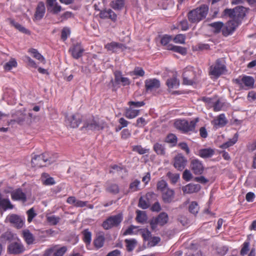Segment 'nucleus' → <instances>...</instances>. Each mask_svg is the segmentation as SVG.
Wrapping results in <instances>:
<instances>
[{"label":"nucleus","mask_w":256,"mask_h":256,"mask_svg":"<svg viewBox=\"0 0 256 256\" xmlns=\"http://www.w3.org/2000/svg\"><path fill=\"white\" fill-rule=\"evenodd\" d=\"M22 236L28 244H33L34 240V237L28 230H24L22 231Z\"/></svg>","instance_id":"nucleus-25"},{"label":"nucleus","mask_w":256,"mask_h":256,"mask_svg":"<svg viewBox=\"0 0 256 256\" xmlns=\"http://www.w3.org/2000/svg\"><path fill=\"white\" fill-rule=\"evenodd\" d=\"M208 11V6L206 4L202 5L188 13V20L192 23H198L206 17Z\"/></svg>","instance_id":"nucleus-1"},{"label":"nucleus","mask_w":256,"mask_h":256,"mask_svg":"<svg viewBox=\"0 0 256 256\" xmlns=\"http://www.w3.org/2000/svg\"><path fill=\"white\" fill-rule=\"evenodd\" d=\"M104 238L103 232H99L94 240V246L98 248H102L104 245Z\"/></svg>","instance_id":"nucleus-26"},{"label":"nucleus","mask_w":256,"mask_h":256,"mask_svg":"<svg viewBox=\"0 0 256 256\" xmlns=\"http://www.w3.org/2000/svg\"><path fill=\"white\" fill-rule=\"evenodd\" d=\"M111 10L110 9L102 10L100 13V17L102 18H111Z\"/></svg>","instance_id":"nucleus-58"},{"label":"nucleus","mask_w":256,"mask_h":256,"mask_svg":"<svg viewBox=\"0 0 256 256\" xmlns=\"http://www.w3.org/2000/svg\"><path fill=\"white\" fill-rule=\"evenodd\" d=\"M83 240L86 245L90 244L92 240V233L88 230H85L82 232Z\"/></svg>","instance_id":"nucleus-36"},{"label":"nucleus","mask_w":256,"mask_h":256,"mask_svg":"<svg viewBox=\"0 0 256 256\" xmlns=\"http://www.w3.org/2000/svg\"><path fill=\"white\" fill-rule=\"evenodd\" d=\"M142 236L144 240H149L152 237V234L150 231L145 228L142 230Z\"/></svg>","instance_id":"nucleus-53"},{"label":"nucleus","mask_w":256,"mask_h":256,"mask_svg":"<svg viewBox=\"0 0 256 256\" xmlns=\"http://www.w3.org/2000/svg\"><path fill=\"white\" fill-rule=\"evenodd\" d=\"M238 136L237 134H236L232 138L229 140L228 142L223 144L220 147L222 148H226L230 146H233L234 144L236 143L238 140Z\"/></svg>","instance_id":"nucleus-34"},{"label":"nucleus","mask_w":256,"mask_h":256,"mask_svg":"<svg viewBox=\"0 0 256 256\" xmlns=\"http://www.w3.org/2000/svg\"><path fill=\"white\" fill-rule=\"evenodd\" d=\"M210 26L214 28L215 32H219L223 26V23L222 22H215L210 24Z\"/></svg>","instance_id":"nucleus-54"},{"label":"nucleus","mask_w":256,"mask_h":256,"mask_svg":"<svg viewBox=\"0 0 256 256\" xmlns=\"http://www.w3.org/2000/svg\"><path fill=\"white\" fill-rule=\"evenodd\" d=\"M246 9L243 6H237L233 9L226 8L224 10V16L230 18H234L240 22L241 19L246 16Z\"/></svg>","instance_id":"nucleus-3"},{"label":"nucleus","mask_w":256,"mask_h":256,"mask_svg":"<svg viewBox=\"0 0 256 256\" xmlns=\"http://www.w3.org/2000/svg\"><path fill=\"white\" fill-rule=\"evenodd\" d=\"M28 52L32 54L34 58L40 60L41 62L45 63V58L36 50L32 48L29 50Z\"/></svg>","instance_id":"nucleus-33"},{"label":"nucleus","mask_w":256,"mask_h":256,"mask_svg":"<svg viewBox=\"0 0 256 256\" xmlns=\"http://www.w3.org/2000/svg\"><path fill=\"white\" fill-rule=\"evenodd\" d=\"M166 142L172 144V146H174L177 142V137L172 134H169L166 138Z\"/></svg>","instance_id":"nucleus-48"},{"label":"nucleus","mask_w":256,"mask_h":256,"mask_svg":"<svg viewBox=\"0 0 256 256\" xmlns=\"http://www.w3.org/2000/svg\"><path fill=\"white\" fill-rule=\"evenodd\" d=\"M82 122V116L78 114L66 116V123L70 128H77Z\"/></svg>","instance_id":"nucleus-8"},{"label":"nucleus","mask_w":256,"mask_h":256,"mask_svg":"<svg viewBox=\"0 0 256 256\" xmlns=\"http://www.w3.org/2000/svg\"><path fill=\"white\" fill-rule=\"evenodd\" d=\"M187 162V159L182 154H178L174 158V166L178 170L182 171L185 168Z\"/></svg>","instance_id":"nucleus-10"},{"label":"nucleus","mask_w":256,"mask_h":256,"mask_svg":"<svg viewBox=\"0 0 256 256\" xmlns=\"http://www.w3.org/2000/svg\"><path fill=\"white\" fill-rule=\"evenodd\" d=\"M148 204L142 198H140L138 202L139 207L146 209L148 207Z\"/></svg>","instance_id":"nucleus-63"},{"label":"nucleus","mask_w":256,"mask_h":256,"mask_svg":"<svg viewBox=\"0 0 256 256\" xmlns=\"http://www.w3.org/2000/svg\"><path fill=\"white\" fill-rule=\"evenodd\" d=\"M140 184V181L139 180H136L130 183L129 188L132 192H136L139 190Z\"/></svg>","instance_id":"nucleus-46"},{"label":"nucleus","mask_w":256,"mask_h":256,"mask_svg":"<svg viewBox=\"0 0 256 256\" xmlns=\"http://www.w3.org/2000/svg\"><path fill=\"white\" fill-rule=\"evenodd\" d=\"M140 110H134L132 108L130 107L126 111V116L129 119H132L137 116L139 114Z\"/></svg>","instance_id":"nucleus-32"},{"label":"nucleus","mask_w":256,"mask_h":256,"mask_svg":"<svg viewBox=\"0 0 256 256\" xmlns=\"http://www.w3.org/2000/svg\"><path fill=\"white\" fill-rule=\"evenodd\" d=\"M102 227L106 230H110L112 228V216H109L102 224Z\"/></svg>","instance_id":"nucleus-44"},{"label":"nucleus","mask_w":256,"mask_h":256,"mask_svg":"<svg viewBox=\"0 0 256 256\" xmlns=\"http://www.w3.org/2000/svg\"><path fill=\"white\" fill-rule=\"evenodd\" d=\"M124 0H116L115 4H113L114 9H121L124 6Z\"/></svg>","instance_id":"nucleus-61"},{"label":"nucleus","mask_w":256,"mask_h":256,"mask_svg":"<svg viewBox=\"0 0 256 256\" xmlns=\"http://www.w3.org/2000/svg\"><path fill=\"white\" fill-rule=\"evenodd\" d=\"M10 24L13 26H14L17 30H18L19 31H20V32H23L24 34H30V32L28 30L26 29L24 27L22 26L18 23L14 22V20H11Z\"/></svg>","instance_id":"nucleus-40"},{"label":"nucleus","mask_w":256,"mask_h":256,"mask_svg":"<svg viewBox=\"0 0 256 256\" xmlns=\"http://www.w3.org/2000/svg\"><path fill=\"white\" fill-rule=\"evenodd\" d=\"M132 150L134 152H137L140 154H144L146 153H148L150 151L149 149L144 148L140 145L132 146Z\"/></svg>","instance_id":"nucleus-38"},{"label":"nucleus","mask_w":256,"mask_h":256,"mask_svg":"<svg viewBox=\"0 0 256 256\" xmlns=\"http://www.w3.org/2000/svg\"><path fill=\"white\" fill-rule=\"evenodd\" d=\"M231 20H228L226 24V29L228 31L227 34H232L239 25L240 22L234 18H230Z\"/></svg>","instance_id":"nucleus-19"},{"label":"nucleus","mask_w":256,"mask_h":256,"mask_svg":"<svg viewBox=\"0 0 256 256\" xmlns=\"http://www.w3.org/2000/svg\"><path fill=\"white\" fill-rule=\"evenodd\" d=\"M160 82L156 78H149L145 81L146 88L147 91L156 90L160 87Z\"/></svg>","instance_id":"nucleus-14"},{"label":"nucleus","mask_w":256,"mask_h":256,"mask_svg":"<svg viewBox=\"0 0 256 256\" xmlns=\"http://www.w3.org/2000/svg\"><path fill=\"white\" fill-rule=\"evenodd\" d=\"M214 154V150L210 148H202L198 150V156L203 158H209Z\"/></svg>","instance_id":"nucleus-23"},{"label":"nucleus","mask_w":256,"mask_h":256,"mask_svg":"<svg viewBox=\"0 0 256 256\" xmlns=\"http://www.w3.org/2000/svg\"><path fill=\"white\" fill-rule=\"evenodd\" d=\"M174 190L169 188L162 192V198L165 203L171 202L174 198Z\"/></svg>","instance_id":"nucleus-17"},{"label":"nucleus","mask_w":256,"mask_h":256,"mask_svg":"<svg viewBox=\"0 0 256 256\" xmlns=\"http://www.w3.org/2000/svg\"><path fill=\"white\" fill-rule=\"evenodd\" d=\"M46 12V8L44 2H39L38 4L35 14H34V20L38 21L44 16Z\"/></svg>","instance_id":"nucleus-15"},{"label":"nucleus","mask_w":256,"mask_h":256,"mask_svg":"<svg viewBox=\"0 0 256 256\" xmlns=\"http://www.w3.org/2000/svg\"><path fill=\"white\" fill-rule=\"evenodd\" d=\"M42 181L43 184L46 186L54 185L56 183L54 178L50 176L46 173H43L42 174Z\"/></svg>","instance_id":"nucleus-28"},{"label":"nucleus","mask_w":256,"mask_h":256,"mask_svg":"<svg viewBox=\"0 0 256 256\" xmlns=\"http://www.w3.org/2000/svg\"><path fill=\"white\" fill-rule=\"evenodd\" d=\"M201 186L198 184H189L182 188L183 192L185 194H192L198 192Z\"/></svg>","instance_id":"nucleus-18"},{"label":"nucleus","mask_w":256,"mask_h":256,"mask_svg":"<svg viewBox=\"0 0 256 256\" xmlns=\"http://www.w3.org/2000/svg\"><path fill=\"white\" fill-rule=\"evenodd\" d=\"M127 250L132 252L134 250L136 244V241L134 239H126L125 240Z\"/></svg>","instance_id":"nucleus-35"},{"label":"nucleus","mask_w":256,"mask_h":256,"mask_svg":"<svg viewBox=\"0 0 256 256\" xmlns=\"http://www.w3.org/2000/svg\"><path fill=\"white\" fill-rule=\"evenodd\" d=\"M157 188L162 192L164 191L168 188V184L164 180L159 181L157 184Z\"/></svg>","instance_id":"nucleus-49"},{"label":"nucleus","mask_w":256,"mask_h":256,"mask_svg":"<svg viewBox=\"0 0 256 256\" xmlns=\"http://www.w3.org/2000/svg\"><path fill=\"white\" fill-rule=\"evenodd\" d=\"M133 73L136 76H144L145 72L142 68L136 67L134 68Z\"/></svg>","instance_id":"nucleus-60"},{"label":"nucleus","mask_w":256,"mask_h":256,"mask_svg":"<svg viewBox=\"0 0 256 256\" xmlns=\"http://www.w3.org/2000/svg\"><path fill=\"white\" fill-rule=\"evenodd\" d=\"M8 250L10 254H18L23 252L24 248L20 242L18 240L17 242H12L8 246Z\"/></svg>","instance_id":"nucleus-13"},{"label":"nucleus","mask_w":256,"mask_h":256,"mask_svg":"<svg viewBox=\"0 0 256 256\" xmlns=\"http://www.w3.org/2000/svg\"><path fill=\"white\" fill-rule=\"evenodd\" d=\"M198 122V118L190 121L185 119H178L175 120L174 126L176 129L180 130L183 133H186L194 131L196 124Z\"/></svg>","instance_id":"nucleus-2"},{"label":"nucleus","mask_w":256,"mask_h":256,"mask_svg":"<svg viewBox=\"0 0 256 256\" xmlns=\"http://www.w3.org/2000/svg\"><path fill=\"white\" fill-rule=\"evenodd\" d=\"M60 218L54 215L48 216L47 217L48 222L52 225L56 224L60 221Z\"/></svg>","instance_id":"nucleus-50"},{"label":"nucleus","mask_w":256,"mask_h":256,"mask_svg":"<svg viewBox=\"0 0 256 256\" xmlns=\"http://www.w3.org/2000/svg\"><path fill=\"white\" fill-rule=\"evenodd\" d=\"M160 238L158 236L151 237L150 240H148V246L152 247L156 246L160 242Z\"/></svg>","instance_id":"nucleus-52"},{"label":"nucleus","mask_w":256,"mask_h":256,"mask_svg":"<svg viewBox=\"0 0 256 256\" xmlns=\"http://www.w3.org/2000/svg\"><path fill=\"white\" fill-rule=\"evenodd\" d=\"M17 66V62L14 58H11L4 66V68L6 70H10L13 68H16Z\"/></svg>","instance_id":"nucleus-41"},{"label":"nucleus","mask_w":256,"mask_h":256,"mask_svg":"<svg viewBox=\"0 0 256 256\" xmlns=\"http://www.w3.org/2000/svg\"><path fill=\"white\" fill-rule=\"evenodd\" d=\"M70 50L73 58L78 59L82 56L84 49L80 44H76L71 48Z\"/></svg>","instance_id":"nucleus-22"},{"label":"nucleus","mask_w":256,"mask_h":256,"mask_svg":"<svg viewBox=\"0 0 256 256\" xmlns=\"http://www.w3.org/2000/svg\"><path fill=\"white\" fill-rule=\"evenodd\" d=\"M123 219V216L122 213H119L113 216V227L118 226Z\"/></svg>","instance_id":"nucleus-43"},{"label":"nucleus","mask_w":256,"mask_h":256,"mask_svg":"<svg viewBox=\"0 0 256 256\" xmlns=\"http://www.w3.org/2000/svg\"><path fill=\"white\" fill-rule=\"evenodd\" d=\"M54 160L51 158H48L44 154L36 155L32 158L31 162L33 167L40 168L50 164Z\"/></svg>","instance_id":"nucleus-5"},{"label":"nucleus","mask_w":256,"mask_h":256,"mask_svg":"<svg viewBox=\"0 0 256 256\" xmlns=\"http://www.w3.org/2000/svg\"><path fill=\"white\" fill-rule=\"evenodd\" d=\"M48 7V10L54 14H57L61 10V6L56 3L54 4V6L52 7Z\"/></svg>","instance_id":"nucleus-55"},{"label":"nucleus","mask_w":256,"mask_h":256,"mask_svg":"<svg viewBox=\"0 0 256 256\" xmlns=\"http://www.w3.org/2000/svg\"><path fill=\"white\" fill-rule=\"evenodd\" d=\"M13 206L8 198H3L0 193V208H2L4 210L8 209H12Z\"/></svg>","instance_id":"nucleus-24"},{"label":"nucleus","mask_w":256,"mask_h":256,"mask_svg":"<svg viewBox=\"0 0 256 256\" xmlns=\"http://www.w3.org/2000/svg\"><path fill=\"white\" fill-rule=\"evenodd\" d=\"M186 36L182 34H178L173 38V41L176 44H184L185 43Z\"/></svg>","instance_id":"nucleus-47"},{"label":"nucleus","mask_w":256,"mask_h":256,"mask_svg":"<svg viewBox=\"0 0 256 256\" xmlns=\"http://www.w3.org/2000/svg\"><path fill=\"white\" fill-rule=\"evenodd\" d=\"M70 34V30L68 28H64L62 31L61 38L65 40Z\"/></svg>","instance_id":"nucleus-57"},{"label":"nucleus","mask_w":256,"mask_h":256,"mask_svg":"<svg viewBox=\"0 0 256 256\" xmlns=\"http://www.w3.org/2000/svg\"><path fill=\"white\" fill-rule=\"evenodd\" d=\"M154 150L158 155L164 156L166 153L164 146L162 144L156 142L153 146Z\"/></svg>","instance_id":"nucleus-29"},{"label":"nucleus","mask_w":256,"mask_h":256,"mask_svg":"<svg viewBox=\"0 0 256 256\" xmlns=\"http://www.w3.org/2000/svg\"><path fill=\"white\" fill-rule=\"evenodd\" d=\"M182 76L184 84L192 85L195 82L196 74L192 66H188L186 68Z\"/></svg>","instance_id":"nucleus-6"},{"label":"nucleus","mask_w":256,"mask_h":256,"mask_svg":"<svg viewBox=\"0 0 256 256\" xmlns=\"http://www.w3.org/2000/svg\"><path fill=\"white\" fill-rule=\"evenodd\" d=\"M226 71V66L224 60L221 59L216 60L214 64L210 67V74L215 77H218Z\"/></svg>","instance_id":"nucleus-4"},{"label":"nucleus","mask_w":256,"mask_h":256,"mask_svg":"<svg viewBox=\"0 0 256 256\" xmlns=\"http://www.w3.org/2000/svg\"><path fill=\"white\" fill-rule=\"evenodd\" d=\"M172 40V38L171 36L165 34L161 38L160 42L161 44L164 46H166L168 48V46L169 45L168 43ZM167 49V48H166Z\"/></svg>","instance_id":"nucleus-45"},{"label":"nucleus","mask_w":256,"mask_h":256,"mask_svg":"<svg viewBox=\"0 0 256 256\" xmlns=\"http://www.w3.org/2000/svg\"><path fill=\"white\" fill-rule=\"evenodd\" d=\"M167 50L176 52L182 55H186V49L181 46L169 44L168 46Z\"/></svg>","instance_id":"nucleus-27"},{"label":"nucleus","mask_w":256,"mask_h":256,"mask_svg":"<svg viewBox=\"0 0 256 256\" xmlns=\"http://www.w3.org/2000/svg\"><path fill=\"white\" fill-rule=\"evenodd\" d=\"M196 50H208L210 48V46L206 44L199 43L196 46Z\"/></svg>","instance_id":"nucleus-62"},{"label":"nucleus","mask_w":256,"mask_h":256,"mask_svg":"<svg viewBox=\"0 0 256 256\" xmlns=\"http://www.w3.org/2000/svg\"><path fill=\"white\" fill-rule=\"evenodd\" d=\"M11 197L13 200H21L24 202L26 200V194L20 189H17L11 192Z\"/></svg>","instance_id":"nucleus-21"},{"label":"nucleus","mask_w":256,"mask_h":256,"mask_svg":"<svg viewBox=\"0 0 256 256\" xmlns=\"http://www.w3.org/2000/svg\"><path fill=\"white\" fill-rule=\"evenodd\" d=\"M190 168L195 174H201L204 170L202 162L198 158H193L190 161Z\"/></svg>","instance_id":"nucleus-12"},{"label":"nucleus","mask_w":256,"mask_h":256,"mask_svg":"<svg viewBox=\"0 0 256 256\" xmlns=\"http://www.w3.org/2000/svg\"><path fill=\"white\" fill-rule=\"evenodd\" d=\"M192 177V175L190 170H186L183 172L182 178L186 182L190 181Z\"/></svg>","instance_id":"nucleus-56"},{"label":"nucleus","mask_w":256,"mask_h":256,"mask_svg":"<svg viewBox=\"0 0 256 256\" xmlns=\"http://www.w3.org/2000/svg\"><path fill=\"white\" fill-rule=\"evenodd\" d=\"M228 121L224 114H222L216 116L212 121V124L214 128H218L224 126Z\"/></svg>","instance_id":"nucleus-16"},{"label":"nucleus","mask_w":256,"mask_h":256,"mask_svg":"<svg viewBox=\"0 0 256 256\" xmlns=\"http://www.w3.org/2000/svg\"><path fill=\"white\" fill-rule=\"evenodd\" d=\"M168 220V215L166 212L160 213L157 217L154 218L150 222L151 228L154 230L157 225L162 226L167 223Z\"/></svg>","instance_id":"nucleus-7"},{"label":"nucleus","mask_w":256,"mask_h":256,"mask_svg":"<svg viewBox=\"0 0 256 256\" xmlns=\"http://www.w3.org/2000/svg\"><path fill=\"white\" fill-rule=\"evenodd\" d=\"M144 102H134L130 101L128 102V104L130 107L133 108H140L144 105Z\"/></svg>","instance_id":"nucleus-59"},{"label":"nucleus","mask_w":256,"mask_h":256,"mask_svg":"<svg viewBox=\"0 0 256 256\" xmlns=\"http://www.w3.org/2000/svg\"><path fill=\"white\" fill-rule=\"evenodd\" d=\"M26 214H28V222L30 223L32 222L33 218L36 216V214L33 208L28 210Z\"/></svg>","instance_id":"nucleus-51"},{"label":"nucleus","mask_w":256,"mask_h":256,"mask_svg":"<svg viewBox=\"0 0 256 256\" xmlns=\"http://www.w3.org/2000/svg\"><path fill=\"white\" fill-rule=\"evenodd\" d=\"M179 84V81L176 76L168 78L166 81V85L169 88H176Z\"/></svg>","instance_id":"nucleus-31"},{"label":"nucleus","mask_w":256,"mask_h":256,"mask_svg":"<svg viewBox=\"0 0 256 256\" xmlns=\"http://www.w3.org/2000/svg\"><path fill=\"white\" fill-rule=\"evenodd\" d=\"M24 218L17 214H12L7 216L6 220L9 222L17 228H21L24 224Z\"/></svg>","instance_id":"nucleus-9"},{"label":"nucleus","mask_w":256,"mask_h":256,"mask_svg":"<svg viewBox=\"0 0 256 256\" xmlns=\"http://www.w3.org/2000/svg\"><path fill=\"white\" fill-rule=\"evenodd\" d=\"M83 129L86 130H98L102 128V126L98 124L97 120L92 117L84 122Z\"/></svg>","instance_id":"nucleus-11"},{"label":"nucleus","mask_w":256,"mask_h":256,"mask_svg":"<svg viewBox=\"0 0 256 256\" xmlns=\"http://www.w3.org/2000/svg\"><path fill=\"white\" fill-rule=\"evenodd\" d=\"M136 219L138 222L144 223L147 220V216L145 212L138 210L136 212Z\"/></svg>","instance_id":"nucleus-37"},{"label":"nucleus","mask_w":256,"mask_h":256,"mask_svg":"<svg viewBox=\"0 0 256 256\" xmlns=\"http://www.w3.org/2000/svg\"><path fill=\"white\" fill-rule=\"evenodd\" d=\"M199 206L198 203L196 202H192L189 206L190 212L196 215L198 212Z\"/></svg>","instance_id":"nucleus-42"},{"label":"nucleus","mask_w":256,"mask_h":256,"mask_svg":"<svg viewBox=\"0 0 256 256\" xmlns=\"http://www.w3.org/2000/svg\"><path fill=\"white\" fill-rule=\"evenodd\" d=\"M115 82L118 84H121L123 86L130 85V82L128 78L123 77L122 73L120 72H116L114 73Z\"/></svg>","instance_id":"nucleus-20"},{"label":"nucleus","mask_w":256,"mask_h":256,"mask_svg":"<svg viewBox=\"0 0 256 256\" xmlns=\"http://www.w3.org/2000/svg\"><path fill=\"white\" fill-rule=\"evenodd\" d=\"M254 78L250 76H244L242 78L240 84H244L248 88H252L254 86Z\"/></svg>","instance_id":"nucleus-30"},{"label":"nucleus","mask_w":256,"mask_h":256,"mask_svg":"<svg viewBox=\"0 0 256 256\" xmlns=\"http://www.w3.org/2000/svg\"><path fill=\"white\" fill-rule=\"evenodd\" d=\"M131 135L130 132L127 128L124 129L121 132V136L122 139L126 140Z\"/></svg>","instance_id":"nucleus-64"},{"label":"nucleus","mask_w":256,"mask_h":256,"mask_svg":"<svg viewBox=\"0 0 256 256\" xmlns=\"http://www.w3.org/2000/svg\"><path fill=\"white\" fill-rule=\"evenodd\" d=\"M56 250L54 251L53 256H63L67 250V248L65 246L58 248L57 246H54Z\"/></svg>","instance_id":"nucleus-39"}]
</instances>
